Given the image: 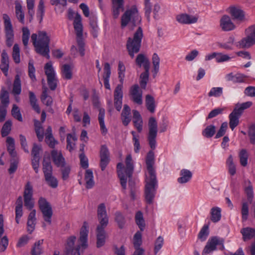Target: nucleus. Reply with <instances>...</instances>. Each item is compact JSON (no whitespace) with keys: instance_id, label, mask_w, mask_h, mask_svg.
<instances>
[{"instance_id":"obj_7","label":"nucleus","mask_w":255,"mask_h":255,"mask_svg":"<svg viewBox=\"0 0 255 255\" xmlns=\"http://www.w3.org/2000/svg\"><path fill=\"white\" fill-rule=\"evenodd\" d=\"M73 25L77 36L76 40L79 46V51L80 55L83 56L85 55V43L83 38V25L81 17L79 14L76 15Z\"/></svg>"},{"instance_id":"obj_39","label":"nucleus","mask_w":255,"mask_h":255,"mask_svg":"<svg viewBox=\"0 0 255 255\" xmlns=\"http://www.w3.org/2000/svg\"><path fill=\"white\" fill-rule=\"evenodd\" d=\"M145 104L147 110L151 113H154L155 108L154 98L150 95H147L145 97Z\"/></svg>"},{"instance_id":"obj_54","label":"nucleus","mask_w":255,"mask_h":255,"mask_svg":"<svg viewBox=\"0 0 255 255\" xmlns=\"http://www.w3.org/2000/svg\"><path fill=\"white\" fill-rule=\"evenodd\" d=\"M43 242V240H39L36 242L32 250V254L33 255H40L42 253V247Z\"/></svg>"},{"instance_id":"obj_49","label":"nucleus","mask_w":255,"mask_h":255,"mask_svg":"<svg viewBox=\"0 0 255 255\" xmlns=\"http://www.w3.org/2000/svg\"><path fill=\"white\" fill-rule=\"evenodd\" d=\"M12 123L10 121H7L2 127L1 134L2 137L8 135L11 129Z\"/></svg>"},{"instance_id":"obj_40","label":"nucleus","mask_w":255,"mask_h":255,"mask_svg":"<svg viewBox=\"0 0 255 255\" xmlns=\"http://www.w3.org/2000/svg\"><path fill=\"white\" fill-rule=\"evenodd\" d=\"M136 224L140 229L141 231H143L145 227V222L142 213L140 211H138L135 216Z\"/></svg>"},{"instance_id":"obj_3","label":"nucleus","mask_w":255,"mask_h":255,"mask_svg":"<svg viewBox=\"0 0 255 255\" xmlns=\"http://www.w3.org/2000/svg\"><path fill=\"white\" fill-rule=\"evenodd\" d=\"M89 233V226L87 223L84 222L80 232L79 244L75 248L74 244L76 240L75 236L69 237L67 241V243L64 251L65 255H80L79 249L82 248L85 249L88 247L87 240Z\"/></svg>"},{"instance_id":"obj_26","label":"nucleus","mask_w":255,"mask_h":255,"mask_svg":"<svg viewBox=\"0 0 255 255\" xmlns=\"http://www.w3.org/2000/svg\"><path fill=\"white\" fill-rule=\"evenodd\" d=\"M51 156L55 165L58 167L64 166L65 159L61 152L58 151L56 150H53L51 151Z\"/></svg>"},{"instance_id":"obj_35","label":"nucleus","mask_w":255,"mask_h":255,"mask_svg":"<svg viewBox=\"0 0 255 255\" xmlns=\"http://www.w3.org/2000/svg\"><path fill=\"white\" fill-rule=\"evenodd\" d=\"M72 66L69 64H64L61 68L62 77L67 80L71 79L72 77Z\"/></svg>"},{"instance_id":"obj_24","label":"nucleus","mask_w":255,"mask_h":255,"mask_svg":"<svg viewBox=\"0 0 255 255\" xmlns=\"http://www.w3.org/2000/svg\"><path fill=\"white\" fill-rule=\"evenodd\" d=\"M132 113L134 126L138 132H141L143 127V121L141 115L136 110H133Z\"/></svg>"},{"instance_id":"obj_28","label":"nucleus","mask_w":255,"mask_h":255,"mask_svg":"<svg viewBox=\"0 0 255 255\" xmlns=\"http://www.w3.org/2000/svg\"><path fill=\"white\" fill-rule=\"evenodd\" d=\"M121 119L124 126H127L131 121L130 108L127 105L124 106V109L121 114Z\"/></svg>"},{"instance_id":"obj_27","label":"nucleus","mask_w":255,"mask_h":255,"mask_svg":"<svg viewBox=\"0 0 255 255\" xmlns=\"http://www.w3.org/2000/svg\"><path fill=\"white\" fill-rule=\"evenodd\" d=\"M136 64L139 66H143L145 70H147L150 68V62L147 57L143 54H138L135 60Z\"/></svg>"},{"instance_id":"obj_42","label":"nucleus","mask_w":255,"mask_h":255,"mask_svg":"<svg viewBox=\"0 0 255 255\" xmlns=\"http://www.w3.org/2000/svg\"><path fill=\"white\" fill-rule=\"evenodd\" d=\"M15 14L19 22L24 23V13L22 9L21 5L19 3L15 4Z\"/></svg>"},{"instance_id":"obj_34","label":"nucleus","mask_w":255,"mask_h":255,"mask_svg":"<svg viewBox=\"0 0 255 255\" xmlns=\"http://www.w3.org/2000/svg\"><path fill=\"white\" fill-rule=\"evenodd\" d=\"M85 180L86 184V188H92L94 184V176L93 171L91 169H87L85 174Z\"/></svg>"},{"instance_id":"obj_5","label":"nucleus","mask_w":255,"mask_h":255,"mask_svg":"<svg viewBox=\"0 0 255 255\" xmlns=\"http://www.w3.org/2000/svg\"><path fill=\"white\" fill-rule=\"evenodd\" d=\"M141 20L137 7L131 6L127 9L121 17V27L124 28L128 25L130 30L140 24Z\"/></svg>"},{"instance_id":"obj_46","label":"nucleus","mask_w":255,"mask_h":255,"mask_svg":"<svg viewBox=\"0 0 255 255\" xmlns=\"http://www.w3.org/2000/svg\"><path fill=\"white\" fill-rule=\"evenodd\" d=\"M45 181L47 184L53 188H56L58 186V181L57 179L52 175V174L44 176Z\"/></svg>"},{"instance_id":"obj_63","label":"nucleus","mask_w":255,"mask_h":255,"mask_svg":"<svg viewBox=\"0 0 255 255\" xmlns=\"http://www.w3.org/2000/svg\"><path fill=\"white\" fill-rule=\"evenodd\" d=\"M42 169L44 176L52 174V167L49 161H43Z\"/></svg>"},{"instance_id":"obj_59","label":"nucleus","mask_w":255,"mask_h":255,"mask_svg":"<svg viewBox=\"0 0 255 255\" xmlns=\"http://www.w3.org/2000/svg\"><path fill=\"white\" fill-rule=\"evenodd\" d=\"M145 16L148 21H150V15L151 12V3L150 0H144Z\"/></svg>"},{"instance_id":"obj_4","label":"nucleus","mask_w":255,"mask_h":255,"mask_svg":"<svg viewBox=\"0 0 255 255\" xmlns=\"http://www.w3.org/2000/svg\"><path fill=\"white\" fill-rule=\"evenodd\" d=\"M31 39L36 52L48 59L50 57V37L47 32L45 31H38L37 33L32 34Z\"/></svg>"},{"instance_id":"obj_13","label":"nucleus","mask_w":255,"mask_h":255,"mask_svg":"<svg viewBox=\"0 0 255 255\" xmlns=\"http://www.w3.org/2000/svg\"><path fill=\"white\" fill-rule=\"evenodd\" d=\"M129 94L131 99L134 103L139 105L142 104V92L137 84L130 87Z\"/></svg>"},{"instance_id":"obj_30","label":"nucleus","mask_w":255,"mask_h":255,"mask_svg":"<svg viewBox=\"0 0 255 255\" xmlns=\"http://www.w3.org/2000/svg\"><path fill=\"white\" fill-rule=\"evenodd\" d=\"M180 177L178 178L177 181L179 183L183 184L189 181L192 177V172L186 169H182L180 173Z\"/></svg>"},{"instance_id":"obj_23","label":"nucleus","mask_w":255,"mask_h":255,"mask_svg":"<svg viewBox=\"0 0 255 255\" xmlns=\"http://www.w3.org/2000/svg\"><path fill=\"white\" fill-rule=\"evenodd\" d=\"M112 1L113 16L117 18L120 13L121 10L124 9V0H112Z\"/></svg>"},{"instance_id":"obj_31","label":"nucleus","mask_w":255,"mask_h":255,"mask_svg":"<svg viewBox=\"0 0 255 255\" xmlns=\"http://www.w3.org/2000/svg\"><path fill=\"white\" fill-rule=\"evenodd\" d=\"M7 150L12 157L16 156V152L15 150V141L13 138L7 136L6 140Z\"/></svg>"},{"instance_id":"obj_53","label":"nucleus","mask_w":255,"mask_h":255,"mask_svg":"<svg viewBox=\"0 0 255 255\" xmlns=\"http://www.w3.org/2000/svg\"><path fill=\"white\" fill-rule=\"evenodd\" d=\"M223 89L222 87H213L208 93L209 97H220L223 94Z\"/></svg>"},{"instance_id":"obj_16","label":"nucleus","mask_w":255,"mask_h":255,"mask_svg":"<svg viewBox=\"0 0 255 255\" xmlns=\"http://www.w3.org/2000/svg\"><path fill=\"white\" fill-rule=\"evenodd\" d=\"M110 161V153L107 147L103 145L100 150V167L104 171Z\"/></svg>"},{"instance_id":"obj_43","label":"nucleus","mask_w":255,"mask_h":255,"mask_svg":"<svg viewBox=\"0 0 255 255\" xmlns=\"http://www.w3.org/2000/svg\"><path fill=\"white\" fill-rule=\"evenodd\" d=\"M21 91V81L19 76L16 75L13 85L12 93L14 95H19Z\"/></svg>"},{"instance_id":"obj_17","label":"nucleus","mask_w":255,"mask_h":255,"mask_svg":"<svg viewBox=\"0 0 255 255\" xmlns=\"http://www.w3.org/2000/svg\"><path fill=\"white\" fill-rule=\"evenodd\" d=\"M229 12L234 19L239 21H245L247 19L245 16V12L239 7L235 6L229 8Z\"/></svg>"},{"instance_id":"obj_57","label":"nucleus","mask_w":255,"mask_h":255,"mask_svg":"<svg viewBox=\"0 0 255 255\" xmlns=\"http://www.w3.org/2000/svg\"><path fill=\"white\" fill-rule=\"evenodd\" d=\"M252 104L253 103L252 102H246L240 105H237L234 110H237V112L242 115L243 113V111L245 110L250 108L252 105Z\"/></svg>"},{"instance_id":"obj_62","label":"nucleus","mask_w":255,"mask_h":255,"mask_svg":"<svg viewBox=\"0 0 255 255\" xmlns=\"http://www.w3.org/2000/svg\"><path fill=\"white\" fill-rule=\"evenodd\" d=\"M234 57V56H230L227 54L217 52L216 62L218 63H222L228 61Z\"/></svg>"},{"instance_id":"obj_51","label":"nucleus","mask_w":255,"mask_h":255,"mask_svg":"<svg viewBox=\"0 0 255 255\" xmlns=\"http://www.w3.org/2000/svg\"><path fill=\"white\" fill-rule=\"evenodd\" d=\"M215 127L213 125H210L207 126L202 131V134L206 137L210 138L214 135L215 133Z\"/></svg>"},{"instance_id":"obj_52","label":"nucleus","mask_w":255,"mask_h":255,"mask_svg":"<svg viewBox=\"0 0 255 255\" xmlns=\"http://www.w3.org/2000/svg\"><path fill=\"white\" fill-rule=\"evenodd\" d=\"M221 211L220 208H212L211 214V220L213 222H217L221 219Z\"/></svg>"},{"instance_id":"obj_10","label":"nucleus","mask_w":255,"mask_h":255,"mask_svg":"<svg viewBox=\"0 0 255 255\" xmlns=\"http://www.w3.org/2000/svg\"><path fill=\"white\" fill-rule=\"evenodd\" d=\"M219 246L220 250L224 249V240L223 239L215 237L209 240L204 250L203 254H208L215 251Z\"/></svg>"},{"instance_id":"obj_11","label":"nucleus","mask_w":255,"mask_h":255,"mask_svg":"<svg viewBox=\"0 0 255 255\" xmlns=\"http://www.w3.org/2000/svg\"><path fill=\"white\" fill-rule=\"evenodd\" d=\"M45 74L47 77L48 84L51 90H54L57 87V80L55 73L50 62L47 63L44 67Z\"/></svg>"},{"instance_id":"obj_25","label":"nucleus","mask_w":255,"mask_h":255,"mask_svg":"<svg viewBox=\"0 0 255 255\" xmlns=\"http://www.w3.org/2000/svg\"><path fill=\"white\" fill-rule=\"evenodd\" d=\"M237 111L234 110L229 116V126L232 130L239 124V118L242 115Z\"/></svg>"},{"instance_id":"obj_61","label":"nucleus","mask_w":255,"mask_h":255,"mask_svg":"<svg viewBox=\"0 0 255 255\" xmlns=\"http://www.w3.org/2000/svg\"><path fill=\"white\" fill-rule=\"evenodd\" d=\"M164 239L161 236H159L154 243V252L157 254L163 245Z\"/></svg>"},{"instance_id":"obj_22","label":"nucleus","mask_w":255,"mask_h":255,"mask_svg":"<svg viewBox=\"0 0 255 255\" xmlns=\"http://www.w3.org/2000/svg\"><path fill=\"white\" fill-rule=\"evenodd\" d=\"M0 69L3 73L4 75L5 76H7L9 69V57L5 50H3L1 53Z\"/></svg>"},{"instance_id":"obj_33","label":"nucleus","mask_w":255,"mask_h":255,"mask_svg":"<svg viewBox=\"0 0 255 255\" xmlns=\"http://www.w3.org/2000/svg\"><path fill=\"white\" fill-rule=\"evenodd\" d=\"M243 239L247 241L252 239L255 236V230L253 228L247 227L243 228L241 231Z\"/></svg>"},{"instance_id":"obj_14","label":"nucleus","mask_w":255,"mask_h":255,"mask_svg":"<svg viewBox=\"0 0 255 255\" xmlns=\"http://www.w3.org/2000/svg\"><path fill=\"white\" fill-rule=\"evenodd\" d=\"M246 36L242 38L237 44L236 46L240 48H249L255 43V38L251 32L246 30Z\"/></svg>"},{"instance_id":"obj_15","label":"nucleus","mask_w":255,"mask_h":255,"mask_svg":"<svg viewBox=\"0 0 255 255\" xmlns=\"http://www.w3.org/2000/svg\"><path fill=\"white\" fill-rule=\"evenodd\" d=\"M199 16L197 15H192L187 13H181L176 16V20L180 23L190 24L197 22Z\"/></svg>"},{"instance_id":"obj_50","label":"nucleus","mask_w":255,"mask_h":255,"mask_svg":"<svg viewBox=\"0 0 255 255\" xmlns=\"http://www.w3.org/2000/svg\"><path fill=\"white\" fill-rule=\"evenodd\" d=\"M149 70V69L147 70H145V72L141 73L140 75V85L141 88L143 89H145L147 81H148Z\"/></svg>"},{"instance_id":"obj_29","label":"nucleus","mask_w":255,"mask_h":255,"mask_svg":"<svg viewBox=\"0 0 255 255\" xmlns=\"http://www.w3.org/2000/svg\"><path fill=\"white\" fill-rule=\"evenodd\" d=\"M36 211L35 210H32L29 214L27 222V231L31 234L35 229V226L36 224Z\"/></svg>"},{"instance_id":"obj_37","label":"nucleus","mask_w":255,"mask_h":255,"mask_svg":"<svg viewBox=\"0 0 255 255\" xmlns=\"http://www.w3.org/2000/svg\"><path fill=\"white\" fill-rule=\"evenodd\" d=\"M226 165L230 175L233 176L236 173V167L234 162L233 157L232 155H229L227 161Z\"/></svg>"},{"instance_id":"obj_47","label":"nucleus","mask_w":255,"mask_h":255,"mask_svg":"<svg viewBox=\"0 0 255 255\" xmlns=\"http://www.w3.org/2000/svg\"><path fill=\"white\" fill-rule=\"evenodd\" d=\"M247 182L248 185L245 188V191L247 196L248 201L251 203L254 197L253 187L250 180H248Z\"/></svg>"},{"instance_id":"obj_38","label":"nucleus","mask_w":255,"mask_h":255,"mask_svg":"<svg viewBox=\"0 0 255 255\" xmlns=\"http://www.w3.org/2000/svg\"><path fill=\"white\" fill-rule=\"evenodd\" d=\"M42 216L45 222L49 225L51 223V218L53 215L52 208H40Z\"/></svg>"},{"instance_id":"obj_60","label":"nucleus","mask_w":255,"mask_h":255,"mask_svg":"<svg viewBox=\"0 0 255 255\" xmlns=\"http://www.w3.org/2000/svg\"><path fill=\"white\" fill-rule=\"evenodd\" d=\"M30 31L27 27L22 28V41L25 47H26L28 44Z\"/></svg>"},{"instance_id":"obj_6","label":"nucleus","mask_w":255,"mask_h":255,"mask_svg":"<svg viewBox=\"0 0 255 255\" xmlns=\"http://www.w3.org/2000/svg\"><path fill=\"white\" fill-rule=\"evenodd\" d=\"M143 36L142 29L140 26H139L134 33L133 37H128L127 40V48L129 55L132 58L134 57L135 53L139 51Z\"/></svg>"},{"instance_id":"obj_48","label":"nucleus","mask_w":255,"mask_h":255,"mask_svg":"<svg viewBox=\"0 0 255 255\" xmlns=\"http://www.w3.org/2000/svg\"><path fill=\"white\" fill-rule=\"evenodd\" d=\"M241 164L243 166H246L248 164V153L245 149H242L239 155Z\"/></svg>"},{"instance_id":"obj_20","label":"nucleus","mask_w":255,"mask_h":255,"mask_svg":"<svg viewBox=\"0 0 255 255\" xmlns=\"http://www.w3.org/2000/svg\"><path fill=\"white\" fill-rule=\"evenodd\" d=\"M96 237L97 247L99 248L103 246L106 242L107 236L105 231V228L97 227Z\"/></svg>"},{"instance_id":"obj_36","label":"nucleus","mask_w":255,"mask_h":255,"mask_svg":"<svg viewBox=\"0 0 255 255\" xmlns=\"http://www.w3.org/2000/svg\"><path fill=\"white\" fill-rule=\"evenodd\" d=\"M29 102L32 109L38 114L40 113V107L37 104V100L34 93L31 91L29 92Z\"/></svg>"},{"instance_id":"obj_41","label":"nucleus","mask_w":255,"mask_h":255,"mask_svg":"<svg viewBox=\"0 0 255 255\" xmlns=\"http://www.w3.org/2000/svg\"><path fill=\"white\" fill-rule=\"evenodd\" d=\"M77 140V137L75 134L68 133L67 135V148L71 151L75 146L74 142Z\"/></svg>"},{"instance_id":"obj_12","label":"nucleus","mask_w":255,"mask_h":255,"mask_svg":"<svg viewBox=\"0 0 255 255\" xmlns=\"http://www.w3.org/2000/svg\"><path fill=\"white\" fill-rule=\"evenodd\" d=\"M33 187L30 182H27L24 186L23 198L24 206L26 207H33L34 201L32 198Z\"/></svg>"},{"instance_id":"obj_56","label":"nucleus","mask_w":255,"mask_h":255,"mask_svg":"<svg viewBox=\"0 0 255 255\" xmlns=\"http://www.w3.org/2000/svg\"><path fill=\"white\" fill-rule=\"evenodd\" d=\"M152 62L153 66V72L156 74L159 69L160 58L156 53H154L152 57Z\"/></svg>"},{"instance_id":"obj_19","label":"nucleus","mask_w":255,"mask_h":255,"mask_svg":"<svg viewBox=\"0 0 255 255\" xmlns=\"http://www.w3.org/2000/svg\"><path fill=\"white\" fill-rule=\"evenodd\" d=\"M98 219L99 224L97 227L106 228L109 223V218L106 208H98Z\"/></svg>"},{"instance_id":"obj_55","label":"nucleus","mask_w":255,"mask_h":255,"mask_svg":"<svg viewBox=\"0 0 255 255\" xmlns=\"http://www.w3.org/2000/svg\"><path fill=\"white\" fill-rule=\"evenodd\" d=\"M0 100L2 104L1 106H5L6 107H7L9 102V95L7 91L4 90H1L0 95Z\"/></svg>"},{"instance_id":"obj_21","label":"nucleus","mask_w":255,"mask_h":255,"mask_svg":"<svg viewBox=\"0 0 255 255\" xmlns=\"http://www.w3.org/2000/svg\"><path fill=\"white\" fill-rule=\"evenodd\" d=\"M220 26L224 31H230L235 28V25L231 18L227 15H223L220 19Z\"/></svg>"},{"instance_id":"obj_32","label":"nucleus","mask_w":255,"mask_h":255,"mask_svg":"<svg viewBox=\"0 0 255 255\" xmlns=\"http://www.w3.org/2000/svg\"><path fill=\"white\" fill-rule=\"evenodd\" d=\"M99 113L98 115V120L100 124V129L102 133L105 135L108 131L104 122L105 111L103 108H100L99 110Z\"/></svg>"},{"instance_id":"obj_9","label":"nucleus","mask_w":255,"mask_h":255,"mask_svg":"<svg viewBox=\"0 0 255 255\" xmlns=\"http://www.w3.org/2000/svg\"><path fill=\"white\" fill-rule=\"evenodd\" d=\"M2 17L4 20L6 44L8 47H10L12 45L14 40V33L10 19L7 14H3Z\"/></svg>"},{"instance_id":"obj_18","label":"nucleus","mask_w":255,"mask_h":255,"mask_svg":"<svg viewBox=\"0 0 255 255\" xmlns=\"http://www.w3.org/2000/svg\"><path fill=\"white\" fill-rule=\"evenodd\" d=\"M3 217L2 214L0 215V251H4L8 244V240L6 236L2 237L4 233L3 229Z\"/></svg>"},{"instance_id":"obj_45","label":"nucleus","mask_w":255,"mask_h":255,"mask_svg":"<svg viewBox=\"0 0 255 255\" xmlns=\"http://www.w3.org/2000/svg\"><path fill=\"white\" fill-rule=\"evenodd\" d=\"M44 14V0H40L36 13L37 19L40 22H41Z\"/></svg>"},{"instance_id":"obj_1","label":"nucleus","mask_w":255,"mask_h":255,"mask_svg":"<svg viewBox=\"0 0 255 255\" xmlns=\"http://www.w3.org/2000/svg\"><path fill=\"white\" fill-rule=\"evenodd\" d=\"M154 163V153L150 151L148 153L146 158L147 172L145 173V200L149 204L152 202L158 186L155 172L153 167Z\"/></svg>"},{"instance_id":"obj_44","label":"nucleus","mask_w":255,"mask_h":255,"mask_svg":"<svg viewBox=\"0 0 255 255\" xmlns=\"http://www.w3.org/2000/svg\"><path fill=\"white\" fill-rule=\"evenodd\" d=\"M12 57L15 63H19L20 62V48L17 44H14L12 48Z\"/></svg>"},{"instance_id":"obj_2","label":"nucleus","mask_w":255,"mask_h":255,"mask_svg":"<svg viewBox=\"0 0 255 255\" xmlns=\"http://www.w3.org/2000/svg\"><path fill=\"white\" fill-rule=\"evenodd\" d=\"M126 167L122 162H119L117 165V171L118 177L120 180L121 185L123 189L125 190L127 189V183L128 180L129 185L131 187V196L134 198V193L133 191L132 183L131 178L133 172L134 165L130 154L127 156L126 158Z\"/></svg>"},{"instance_id":"obj_58","label":"nucleus","mask_w":255,"mask_h":255,"mask_svg":"<svg viewBox=\"0 0 255 255\" xmlns=\"http://www.w3.org/2000/svg\"><path fill=\"white\" fill-rule=\"evenodd\" d=\"M132 135V140L134 145V150L136 153L139 152L140 149V143L139 141V135L136 134V132L134 131H131Z\"/></svg>"},{"instance_id":"obj_8","label":"nucleus","mask_w":255,"mask_h":255,"mask_svg":"<svg viewBox=\"0 0 255 255\" xmlns=\"http://www.w3.org/2000/svg\"><path fill=\"white\" fill-rule=\"evenodd\" d=\"M148 126L149 132L148 134V140L151 148L154 149L156 147V137L157 134V123L154 117L149 119Z\"/></svg>"},{"instance_id":"obj_64","label":"nucleus","mask_w":255,"mask_h":255,"mask_svg":"<svg viewBox=\"0 0 255 255\" xmlns=\"http://www.w3.org/2000/svg\"><path fill=\"white\" fill-rule=\"evenodd\" d=\"M12 116L20 122L22 121L21 114L18 107L16 105H13L11 110Z\"/></svg>"}]
</instances>
